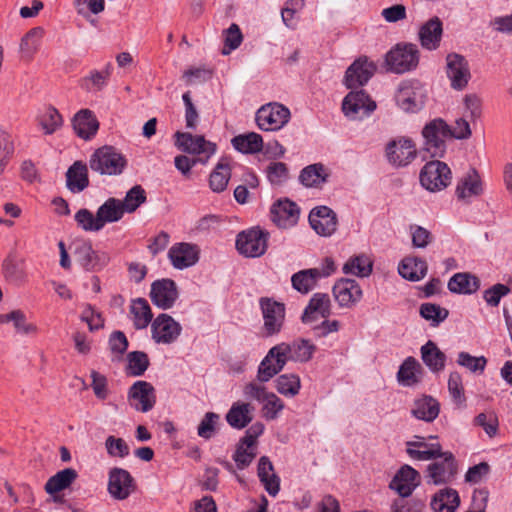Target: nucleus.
Wrapping results in <instances>:
<instances>
[{
    "label": "nucleus",
    "mask_w": 512,
    "mask_h": 512,
    "mask_svg": "<svg viewBox=\"0 0 512 512\" xmlns=\"http://www.w3.org/2000/svg\"><path fill=\"white\" fill-rule=\"evenodd\" d=\"M127 166V159L112 146L98 148L89 159L91 170L101 174L120 175Z\"/></svg>",
    "instance_id": "1"
},
{
    "label": "nucleus",
    "mask_w": 512,
    "mask_h": 512,
    "mask_svg": "<svg viewBox=\"0 0 512 512\" xmlns=\"http://www.w3.org/2000/svg\"><path fill=\"white\" fill-rule=\"evenodd\" d=\"M419 63V50L411 43L397 44L385 57L387 71L402 74L414 70Z\"/></svg>",
    "instance_id": "2"
},
{
    "label": "nucleus",
    "mask_w": 512,
    "mask_h": 512,
    "mask_svg": "<svg viewBox=\"0 0 512 512\" xmlns=\"http://www.w3.org/2000/svg\"><path fill=\"white\" fill-rule=\"evenodd\" d=\"M427 91L418 80H406L400 83L395 94V100L400 109L405 112H417L425 104Z\"/></svg>",
    "instance_id": "3"
},
{
    "label": "nucleus",
    "mask_w": 512,
    "mask_h": 512,
    "mask_svg": "<svg viewBox=\"0 0 512 512\" xmlns=\"http://www.w3.org/2000/svg\"><path fill=\"white\" fill-rule=\"evenodd\" d=\"M175 146L182 152L198 156V161L206 163L215 153L216 144L207 141L202 135L177 131L174 135Z\"/></svg>",
    "instance_id": "4"
},
{
    "label": "nucleus",
    "mask_w": 512,
    "mask_h": 512,
    "mask_svg": "<svg viewBox=\"0 0 512 512\" xmlns=\"http://www.w3.org/2000/svg\"><path fill=\"white\" fill-rule=\"evenodd\" d=\"M269 233L260 227H252L237 235L236 248L245 257H260L268 247Z\"/></svg>",
    "instance_id": "5"
},
{
    "label": "nucleus",
    "mask_w": 512,
    "mask_h": 512,
    "mask_svg": "<svg viewBox=\"0 0 512 512\" xmlns=\"http://www.w3.org/2000/svg\"><path fill=\"white\" fill-rule=\"evenodd\" d=\"M75 261L88 272L102 270L110 261L108 253L94 250L92 243L87 240H77L73 243Z\"/></svg>",
    "instance_id": "6"
},
{
    "label": "nucleus",
    "mask_w": 512,
    "mask_h": 512,
    "mask_svg": "<svg viewBox=\"0 0 512 512\" xmlns=\"http://www.w3.org/2000/svg\"><path fill=\"white\" fill-rule=\"evenodd\" d=\"M425 139L424 148L433 158H441L446 151V140L448 139H468L472 135V130H422Z\"/></svg>",
    "instance_id": "7"
},
{
    "label": "nucleus",
    "mask_w": 512,
    "mask_h": 512,
    "mask_svg": "<svg viewBox=\"0 0 512 512\" xmlns=\"http://www.w3.org/2000/svg\"><path fill=\"white\" fill-rule=\"evenodd\" d=\"M263 316L262 332L265 337L278 334L285 320V305L269 297H262L259 300Z\"/></svg>",
    "instance_id": "8"
},
{
    "label": "nucleus",
    "mask_w": 512,
    "mask_h": 512,
    "mask_svg": "<svg viewBox=\"0 0 512 512\" xmlns=\"http://www.w3.org/2000/svg\"><path fill=\"white\" fill-rule=\"evenodd\" d=\"M450 181V168L446 163L439 160L426 163L420 172L421 185L431 192L446 188Z\"/></svg>",
    "instance_id": "9"
},
{
    "label": "nucleus",
    "mask_w": 512,
    "mask_h": 512,
    "mask_svg": "<svg viewBox=\"0 0 512 512\" xmlns=\"http://www.w3.org/2000/svg\"><path fill=\"white\" fill-rule=\"evenodd\" d=\"M376 70V64L369 60L368 57H359L347 68L344 84L348 89L362 87L373 77Z\"/></svg>",
    "instance_id": "10"
},
{
    "label": "nucleus",
    "mask_w": 512,
    "mask_h": 512,
    "mask_svg": "<svg viewBox=\"0 0 512 512\" xmlns=\"http://www.w3.org/2000/svg\"><path fill=\"white\" fill-rule=\"evenodd\" d=\"M136 488V481L129 471L119 467L110 469L107 489L112 498L125 500Z\"/></svg>",
    "instance_id": "11"
},
{
    "label": "nucleus",
    "mask_w": 512,
    "mask_h": 512,
    "mask_svg": "<svg viewBox=\"0 0 512 512\" xmlns=\"http://www.w3.org/2000/svg\"><path fill=\"white\" fill-rule=\"evenodd\" d=\"M286 349L284 345H275L268 351L258 367L259 382H268L284 368L288 361V357L285 356Z\"/></svg>",
    "instance_id": "12"
},
{
    "label": "nucleus",
    "mask_w": 512,
    "mask_h": 512,
    "mask_svg": "<svg viewBox=\"0 0 512 512\" xmlns=\"http://www.w3.org/2000/svg\"><path fill=\"white\" fill-rule=\"evenodd\" d=\"M441 460L435 461L427 467L429 483L441 485L451 482L457 474V463L450 451L442 452L438 456Z\"/></svg>",
    "instance_id": "13"
},
{
    "label": "nucleus",
    "mask_w": 512,
    "mask_h": 512,
    "mask_svg": "<svg viewBox=\"0 0 512 512\" xmlns=\"http://www.w3.org/2000/svg\"><path fill=\"white\" fill-rule=\"evenodd\" d=\"M386 157L394 167H405L410 164L417 154L416 147L411 139L401 137L391 140L386 145Z\"/></svg>",
    "instance_id": "14"
},
{
    "label": "nucleus",
    "mask_w": 512,
    "mask_h": 512,
    "mask_svg": "<svg viewBox=\"0 0 512 512\" xmlns=\"http://www.w3.org/2000/svg\"><path fill=\"white\" fill-rule=\"evenodd\" d=\"M128 401L132 408L139 412H148L156 403L153 385L147 381H136L128 391Z\"/></svg>",
    "instance_id": "15"
},
{
    "label": "nucleus",
    "mask_w": 512,
    "mask_h": 512,
    "mask_svg": "<svg viewBox=\"0 0 512 512\" xmlns=\"http://www.w3.org/2000/svg\"><path fill=\"white\" fill-rule=\"evenodd\" d=\"M446 73L455 90H463L471 77L467 60L457 53H450L446 57Z\"/></svg>",
    "instance_id": "16"
},
{
    "label": "nucleus",
    "mask_w": 512,
    "mask_h": 512,
    "mask_svg": "<svg viewBox=\"0 0 512 512\" xmlns=\"http://www.w3.org/2000/svg\"><path fill=\"white\" fill-rule=\"evenodd\" d=\"M376 109V103L362 89L349 92L342 102V111L352 119H356L362 111L363 116H368Z\"/></svg>",
    "instance_id": "17"
},
{
    "label": "nucleus",
    "mask_w": 512,
    "mask_h": 512,
    "mask_svg": "<svg viewBox=\"0 0 512 512\" xmlns=\"http://www.w3.org/2000/svg\"><path fill=\"white\" fill-rule=\"evenodd\" d=\"M181 330V325L165 313L158 315L151 325L152 338L156 343L171 344L175 342Z\"/></svg>",
    "instance_id": "18"
},
{
    "label": "nucleus",
    "mask_w": 512,
    "mask_h": 512,
    "mask_svg": "<svg viewBox=\"0 0 512 512\" xmlns=\"http://www.w3.org/2000/svg\"><path fill=\"white\" fill-rule=\"evenodd\" d=\"M290 118V111L279 103H268L261 106L256 112L255 121L259 128L264 125H273L274 128H283Z\"/></svg>",
    "instance_id": "19"
},
{
    "label": "nucleus",
    "mask_w": 512,
    "mask_h": 512,
    "mask_svg": "<svg viewBox=\"0 0 512 512\" xmlns=\"http://www.w3.org/2000/svg\"><path fill=\"white\" fill-rule=\"evenodd\" d=\"M150 297L157 307L163 310L171 308L178 298L176 283L167 278L156 280L151 285Z\"/></svg>",
    "instance_id": "20"
},
{
    "label": "nucleus",
    "mask_w": 512,
    "mask_h": 512,
    "mask_svg": "<svg viewBox=\"0 0 512 512\" xmlns=\"http://www.w3.org/2000/svg\"><path fill=\"white\" fill-rule=\"evenodd\" d=\"M420 473L409 465H403L394 475L389 487L395 490L400 498L409 497L420 484Z\"/></svg>",
    "instance_id": "21"
},
{
    "label": "nucleus",
    "mask_w": 512,
    "mask_h": 512,
    "mask_svg": "<svg viewBox=\"0 0 512 512\" xmlns=\"http://www.w3.org/2000/svg\"><path fill=\"white\" fill-rule=\"evenodd\" d=\"M309 223L321 236H330L337 229L336 213L327 206H317L309 214Z\"/></svg>",
    "instance_id": "22"
},
{
    "label": "nucleus",
    "mask_w": 512,
    "mask_h": 512,
    "mask_svg": "<svg viewBox=\"0 0 512 512\" xmlns=\"http://www.w3.org/2000/svg\"><path fill=\"white\" fill-rule=\"evenodd\" d=\"M334 297L340 307H351L362 297V290L354 279H341L333 286Z\"/></svg>",
    "instance_id": "23"
},
{
    "label": "nucleus",
    "mask_w": 512,
    "mask_h": 512,
    "mask_svg": "<svg viewBox=\"0 0 512 512\" xmlns=\"http://www.w3.org/2000/svg\"><path fill=\"white\" fill-rule=\"evenodd\" d=\"M300 209L289 199L278 200L271 207L273 221L280 227L293 226L299 219Z\"/></svg>",
    "instance_id": "24"
},
{
    "label": "nucleus",
    "mask_w": 512,
    "mask_h": 512,
    "mask_svg": "<svg viewBox=\"0 0 512 512\" xmlns=\"http://www.w3.org/2000/svg\"><path fill=\"white\" fill-rule=\"evenodd\" d=\"M483 192L482 181L478 171L470 167L459 179L456 186V196L459 200H468L471 197L481 195Z\"/></svg>",
    "instance_id": "25"
},
{
    "label": "nucleus",
    "mask_w": 512,
    "mask_h": 512,
    "mask_svg": "<svg viewBox=\"0 0 512 512\" xmlns=\"http://www.w3.org/2000/svg\"><path fill=\"white\" fill-rule=\"evenodd\" d=\"M443 24L439 17L434 16L419 29V41L423 48L436 50L440 46Z\"/></svg>",
    "instance_id": "26"
},
{
    "label": "nucleus",
    "mask_w": 512,
    "mask_h": 512,
    "mask_svg": "<svg viewBox=\"0 0 512 512\" xmlns=\"http://www.w3.org/2000/svg\"><path fill=\"white\" fill-rule=\"evenodd\" d=\"M198 254L199 251L196 245L179 243L170 248L168 257L175 268L184 269L198 261Z\"/></svg>",
    "instance_id": "27"
},
{
    "label": "nucleus",
    "mask_w": 512,
    "mask_h": 512,
    "mask_svg": "<svg viewBox=\"0 0 512 512\" xmlns=\"http://www.w3.org/2000/svg\"><path fill=\"white\" fill-rule=\"evenodd\" d=\"M418 441H408L406 443L407 454L415 460L426 461L435 460L442 455V447L439 443H426L422 437L415 436Z\"/></svg>",
    "instance_id": "28"
},
{
    "label": "nucleus",
    "mask_w": 512,
    "mask_h": 512,
    "mask_svg": "<svg viewBox=\"0 0 512 512\" xmlns=\"http://www.w3.org/2000/svg\"><path fill=\"white\" fill-rule=\"evenodd\" d=\"M331 313V301L326 293H315L310 299L302 314V321L310 323L317 319L318 315L327 318Z\"/></svg>",
    "instance_id": "29"
},
{
    "label": "nucleus",
    "mask_w": 512,
    "mask_h": 512,
    "mask_svg": "<svg viewBox=\"0 0 512 512\" xmlns=\"http://www.w3.org/2000/svg\"><path fill=\"white\" fill-rule=\"evenodd\" d=\"M465 112L463 116L456 120L458 128H470V126L480 125L482 113V101L475 94L466 95L464 98Z\"/></svg>",
    "instance_id": "30"
},
{
    "label": "nucleus",
    "mask_w": 512,
    "mask_h": 512,
    "mask_svg": "<svg viewBox=\"0 0 512 512\" xmlns=\"http://www.w3.org/2000/svg\"><path fill=\"white\" fill-rule=\"evenodd\" d=\"M273 471L274 467L270 459L267 456L260 457L257 467L259 480L268 494L274 497L280 490V478Z\"/></svg>",
    "instance_id": "31"
},
{
    "label": "nucleus",
    "mask_w": 512,
    "mask_h": 512,
    "mask_svg": "<svg viewBox=\"0 0 512 512\" xmlns=\"http://www.w3.org/2000/svg\"><path fill=\"white\" fill-rule=\"evenodd\" d=\"M66 185L72 193H80L89 186L87 165L75 161L66 172Z\"/></svg>",
    "instance_id": "32"
},
{
    "label": "nucleus",
    "mask_w": 512,
    "mask_h": 512,
    "mask_svg": "<svg viewBox=\"0 0 512 512\" xmlns=\"http://www.w3.org/2000/svg\"><path fill=\"white\" fill-rule=\"evenodd\" d=\"M423 372L421 364L414 357L410 356L400 365L397 372V380L401 385L411 387L421 381Z\"/></svg>",
    "instance_id": "33"
},
{
    "label": "nucleus",
    "mask_w": 512,
    "mask_h": 512,
    "mask_svg": "<svg viewBox=\"0 0 512 512\" xmlns=\"http://www.w3.org/2000/svg\"><path fill=\"white\" fill-rule=\"evenodd\" d=\"M439 411V402L432 396L424 395L414 401L411 413L415 418L419 420L432 422L438 417Z\"/></svg>",
    "instance_id": "34"
},
{
    "label": "nucleus",
    "mask_w": 512,
    "mask_h": 512,
    "mask_svg": "<svg viewBox=\"0 0 512 512\" xmlns=\"http://www.w3.org/2000/svg\"><path fill=\"white\" fill-rule=\"evenodd\" d=\"M420 353L422 361L430 371L438 373L444 370L447 357L445 353L438 348L436 343L429 340L421 347Z\"/></svg>",
    "instance_id": "35"
},
{
    "label": "nucleus",
    "mask_w": 512,
    "mask_h": 512,
    "mask_svg": "<svg viewBox=\"0 0 512 512\" xmlns=\"http://www.w3.org/2000/svg\"><path fill=\"white\" fill-rule=\"evenodd\" d=\"M252 411L249 403L238 401L232 404L225 418L232 428L243 429L252 421Z\"/></svg>",
    "instance_id": "36"
},
{
    "label": "nucleus",
    "mask_w": 512,
    "mask_h": 512,
    "mask_svg": "<svg viewBox=\"0 0 512 512\" xmlns=\"http://www.w3.org/2000/svg\"><path fill=\"white\" fill-rule=\"evenodd\" d=\"M428 271V266L425 260L417 257L404 258L399 266V274L409 281H419L423 279Z\"/></svg>",
    "instance_id": "37"
},
{
    "label": "nucleus",
    "mask_w": 512,
    "mask_h": 512,
    "mask_svg": "<svg viewBox=\"0 0 512 512\" xmlns=\"http://www.w3.org/2000/svg\"><path fill=\"white\" fill-rule=\"evenodd\" d=\"M479 287V278L467 272L454 274L448 282L449 291L456 294H472Z\"/></svg>",
    "instance_id": "38"
},
{
    "label": "nucleus",
    "mask_w": 512,
    "mask_h": 512,
    "mask_svg": "<svg viewBox=\"0 0 512 512\" xmlns=\"http://www.w3.org/2000/svg\"><path fill=\"white\" fill-rule=\"evenodd\" d=\"M329 173L322 163L304 167L299 175L300 183L305 187H320L328 181Z\"/></svg>",
    "instance_id": "39"
},
{
    "label": "nucleus",
    "mask_w": 512,
    "mask_h": 512,
    "mask_svg": "<svg viewBox=\"0 0 512 512\" xmlns=\"http://www.w3.org/2000/svg\"><path fill=\"white\" fill-rule=\"evenodd\" d=\"M459 504V494L452 488L440 490L431 500V508L434 512H454Z\"/></svg>",
    "instance_id": "40"
},
{
    "label": "nucleus",
    "mask_w": 512,
    "mask_h": 512,
    "mask_svg": "<svg viewBox=\"0 0 512 512\" xmlns=\"http://www.w3.org/2000/svg\"><path fill=\"white\" fill-rule=\"evenodd\" d=\"M113 70L109 62L102 70H92L89 75L81 79V87L89 92L101 91L108 83Z\"/></svg>",
    "instance_id": "41"
},
{
    "label": "nucleus",
    "mask_w": 512,
    "mask_h": 512,
    "mask_svg": "<svg viewBox=\"0 0 512 512\" xmlns=\"http://www.w3.org/2000/svg\"><path fill=\"white\" fill-rule=\"evenodd\" d=\"M77 477L78 473L75 469L65 468L50 477L46 482L44 489L48 494L54 495L68 488L77 479Z\"/></svg>",
    "instance_id": "42"
},
{
    "label": "nucleus",
    "mask_w": 512,
    "mask_h": 512,
    "mask_svg": "<svg viewBox=\"0 0 512 512\" xmlns=\"http://www.w3.org/2000/svg\"><path fill=\"white\" fill-rule=\"evenodd\" d=\"M279 345L287 347L285 356L288 357V360L292 359L298 362H308L316 350L315 345L306 339L296 340L292 344L280 343Z\"/></svg>",
    "instance_id": "43"
},
{
    "label": "nucleus",
    "mask_w": 512,
    "mask_h": 512,
    "mask_svg": "<svg viewBox=\"0 0 512 512\" xmlns=\"http://www.w3.org/2000/svg\"><path fill=\"white\" fill-rule=\"evenodd\" d=\"M96 213L102 227H104L106 223L119 221L123 217L125 210L122 208L121 200L109 198L98 208Z\"/></svg>",
    "instance_id": "44"
},
{
    "label": "nucleus",
    "mask_w": 512,
    "mask_h": 512,
    "mask_svg": "<svg viewBox=\"0 0 512 512\" xmlns=\"http://www.w3.org/2000/svg\"><path fill=\"white\" fill-rule=\"evenodd\" d=\"M233 147L244 154H254L262 150L263 139L254 132L235 136L232 139Z\"/></svg>",
    "instance_id": "45"
},
{
    "label": "nucleus",
    "mask_w": 512,
    "mask_h": 512,
    "mask_svg": "<svg viewBox=\"0 0 512 512\" xmlns=\"http://www.w3.org/2000/svg\"><path fill=\"white\" fill-rule=\"evenodd\" d=\"M319 278V268H311L295 273L291 282L294 289L306 294L314 288Z\"/></svg>",
    "instance_id": "46"
},
{
    "label": "nucleus",
    "mask_w": 512,
    "mask_h": 512,
    "mask_svg": "<svg viewBox=\"0 0 512 512\" xmlns=\"http://www.w3.org/2000/svg\"><path fill=\"white\" fill-rule=\"evenodd\" d=\"M45 30L42 27H34L30 29L22 38L20 50L23 56L31 59L39 50Z\"/></svg>",
    "instance_id": "47"
},
{
    "label": "nucleus",
    "mask_w": 512,
    "mask_h": 512,
    "mask_svg": "<svg viewBox=\"0 0 512 512\" xmlns=\"http://www.w3.org/2000/svg\"><path fill=\"white\" fill-rule=\"evenodd\" d=\"M131 313L133 314L134 327L138 330L146 328L153 318L149 303L144 298H137L132 301Z\"/></svg>",
    "instance_id": "48"
},
{
    "label": "nucleus",
    "mask_w": 512,
    "mask_h": 512,
    "mask_svg": "<svg viewBox=\"0 0 512 512\" xmlns=\"http://www.w3.org/2000/svg\"><path fill=\"white\" fill-rule=\"evenodd\" d=\"M231 176L230 166L221 160L210 174L209 184L214 192H222L226 189Z\"/></svg>",
    "instance_id": "49"
},
{
    "label": "nucleus",
    "mask_w": 512,
    "mask_h": 512,
    "mask_svg": "<svg viewBox=\"0 0 512 512\" xmlns=\"http://www.w3.org/2000/svg\"><path fill=\"white\" fill-rule=\"evenodd\" d=\"M146 202V192L141 185L133 186L121 201L122 208L125 212H135L143 203Z\"/></svg>",
    "instance_id": "50"
},
{
    "label": "nucleus",
    "mask_w": 512,
    "mask_h": 512,
    "mask_svg": "<svg viewBox=\"0 0 512 512\" xmlns=\"http://www.w3.org/2000/svg\"><path fill=\"white\" fill-rule=\"evenodd\" d=\"M301 382L298 375L283 374L276 379L277 391L288 397H294L299 393Z\"/></svg>",
    "instance_id": "51"
},
{
    "label": "nucleus",
    "mask_w": 512,
    "mask_h": 512,
    "mask_svg": "<svg viewBox=\"0 0 512 512\" xmlns=\"http://www.w3.org/2000/svg\"><path fill=\"white\" fill-rule=\"evenodd\" d=\"M419 312L421 317L427 321H431L432 326H438L449 315V311L446 308H442L434 303L421 304Z\"/></svg>",
    "instance_id": "52"
},
{
    "label": "nucleus",
    "mask_w": 512,
    "mask_h": 512,
    "mask_svg": "<svg viewBox=\"0 0 512 512\" xmlns=\"http://www.w3.org/2000/svg\"><path fill=\"white\" fill-rule=\"evenodd\" d=\"M343 271L345 273H352L356 276L366 277L372 272V263L366 256H356L344 265Z\"/></svg>",
    "instance_id": "53"
},
{
    "label": "nucleus",
    "mask_w": 512,
    "mask_h": 512,
    "mask_svg": "<svg viewBox=\"0 0 512 512\" xmlns=\"http://www.w3.org/2000/svg\"><path fill=\"white\" fill-rule=\"evenodd\" d=\"M128 370L132 376H141L149 366V358L145 352L133 351L127 355Z\"/></svg>",
    "instance_id": "54"
},
{
    "label": "nucleus",
    "mask_w": 512,
    "mask_h": 512,
    "mask_svg": "<svg viewBox=\"0 0 512 512\" xmlns=\"http://www.w3.org/2000/svg\"><path fill=\"white\" fill-rule=\"evenodd\" d=\"M448 391L455 404L458 406H464L466 397L464 394V387L462 382V376L459 372H451L448 379Z\"/></svg>",
    "instance_id": "55"
},
{
    "label": "nucleus",
    "mask_w": 512,
    "mask_h": 512,
    "mask_svg": "<svg viewBox=\"0 0 512 512\" xmlns=\"http://www.w3.org/2000/svg\"><path fill=\"white\" fill-rule=\"evenodd\" d=\"M256 455V447H247L246 444L239 441L233 454V460L237 468L243 470L252 463Z\"/></svg>",
    "instance_id": "56"
},
{
    "label": "nucleus",
    "mask_w": 512,
    "mask_h": 512,
    "mask_svg": "<svg viewBox=\"0 0 512 512\" xmlns=\"http://www.w3.org/2000/svg\"><path fill=\"white\" fill-rule=\"evenodd\" d=\"M457 363L473 373H483L487 365V359L484 356L475 357L468 352L458 354Z\"/></svg>",
    "instance_id": "57"
},
{
    "label": "nucleus",
    "mask_w": 512,
    "mask_h": 512,
    "mask_svg": "<svg viewBox=\"0 0 512 512\" xmlns=\"http://www.w3.org/2000/svg\"><path fill=\"white\" fill-rule=\"evenodd\" d=\"M75 221L85 231H100L103 228L98 215H94L86 208L80 209L75 214Z\"/></svg>",
    "instance_id": "58"
},
{
    "label": "nucleus",
    "mask_w": 512,
    "mask_h": 512,
    "mask_svg": "<svg viewBox=\"0 0 512 512\" xmlns=\"http://www.w3.org/2000/svg\"><path fill=\"white\" fill-rule=\"evenodd\" d=\"M262 402L264 403L262 409L263 415L268 420L276 419L278 413L284 408L283 401L272 392H268Z\"/></svg>",
    "instance_id": "59"
},
{
    "label": "nucleus",
    "mask_w": 512,
    "mask_h": 512,
    "mask_svg": "<svg viewBox=\"0 0 512 512\" xmlns=\"http://www.w3.org/2000/svg\"><path fill=\"white\" fill-rule=\"evenodd\" d=\"M219 420L220 416L217 413L207 412L197 428L198 435L201 438L210 439L216 432Z\"/></svg>",
    "instance_id": "60"
},
{
    "label": "nucleus",
    "mask_w": 512,
    "mask_h": 512,
    "mask_svg": "<svg viewBox=\"0 0 512 512\" xmlns=\"http://www.w3.org/2000/svg\"><path fill=\"white\" fill-rule=\"evenodd\" d=\"M99 121L90 109L79 110L72 118V128H99Z\"/></svg>",
    "instance_id": "61"
},
{
    "label": "nucleus",
    "mask_w": 512,
    "mask_h": 512,
    "mask_svg": "<svg viewBox=\"0 0 512 512\" xmlns=\"http://www.w3.org/2000/svg\"><path fill=\"white\" fill-rule=\"evenodd\" d=\"M39 125L41 128H59L63 124V118L59 111L49 106L45 108L38 116Z\"/></svg>",
    "instance_id": "62"
},
{
    "label": "nucleus",
    "mask_w": 512,
    "mask_h": 512,
    "mask_svg": "<svg viewBox=\"0 0 512 512\" xmlns=\"http://www.w3.org/2000/svg\"><path fill=\"white\" fill-rule=\"evenodd\" d=\"M267 177L272 185H281L289 177L287 165L283 162H272L268 165Z\"/></svg>",
    "instance_id": "63"
},
{
    "label": "nucleus",
    "mask_w": 512,
    "mask_h": 512,
    "mask_svg": "<svg viewBox=\"0 0 512 512\" xmlns=\"http://www.w3.org/2000/svg\"><path fill=\"white\" fill-rule=\"evenodd\" d=\"M424 508L425 501L418 498H398L391 506L392 512H423Z\"/></svg>",
    "instance_id": "64"
}]
</instances>
